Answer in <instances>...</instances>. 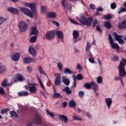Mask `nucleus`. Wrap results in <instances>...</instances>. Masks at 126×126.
<instances>
[{
  "label": "nucleus",
  "instance_id": "nucleus-17",
  "mask_svg": "<svg viewBox=\"0 0 126 126\" xmlns=\"http://www.w3.org/2000/svg\"><path fill=\"white\" fill-rule=\"evenodd\" d=\"M11 85H12V83L11 82V83H8L7 80L6 79H4L1 83V86L3 87H6V86L9 87V86H11Z\"/></svg>",
  "mask_w": 126,
  "mask_h": 126
},
{
  "label": "nucleus",
  "instance_id": "nucleus-30",
  "mask_svg": "<svg viewBox=\"0 0 126 126\" xmlns=\"http://www.w3.org/2000/svg\"><path fill=\"white\" fill-rule=\"evenodd\" d=\"M63 91L64 92H66V94H71V91L69 90V88L66 87V88H64L63 89Z\"/></svg>",
  "mask_w": 126,
  "mask_h": 126
},
{
  "label": "nucleus",
  "instance_id": "nucleus-21",
  "mask_svg": "<svg viewBox=\"0 0 126 126\" xmlns=\"http://www.w3.org/2000/svg\"><path fill=\"white\" fill-rule=\"evenodd\" d=\"M62 80L65 85H69V83H70V81H69V80L67 79L66 77L63 76Z\"/></svg>",
  "mask_w": 126,
  "mask_h": 126
},
{
  "label": "nucleus",
  "instance_id": "nucleus-39",
  "mask_svg": "<svg viewBox=\"0 0 126 126\" xmlns=\"http://www.w3.org/2000/svg\"><path fill=\"white\" fill-rule=\"evenodd\" d=\"M64 73H67V74H71V73H73L71 72V71H70V69H69V68H67L64 71Z\"/></svg>",
  "mask_w": 126,
  "mask_h": 126
},
{
  "label": "nucleus",
  "instance_id": "nucleus-16",
  "mask_svg": "<svg viewBox=\"0 0 126 126\" xmlns=\"http://www.w3.org/2000/svg\"><path fill=\"white\" fill-rule=\"evenodd\" d=\"M36 61L34 59H32L30 57H27L24 59L23 61L25 63H30L32 62H35Z\"/></svg>",
  "mask_w": 126,
  "mask_h": 126
},
{
  "label": "nucleus",
  "instance_id": "nucleus-22",
  "mask_svg": "<svg viewBox=\"0 0 126 126\" xmlns=\"http://www.w3.org/2000/svg\"><path fill=\"white\" fill-rule=\"evenodd\" d=\"M91 87H92L94 93H96L98 89V85L94 83V82H91Z\"/></svg>",
  "mask_w": 126,
  "mask_h": 126
},
{
  "label": "nucleus",
  "instance_id": "nucleus-13",
  "mask_svg": "<svg viewBox=\"0 0 126 126\" xmlns=\"http://www.w3.org/2000/svg\"><path fill=\"white\" fill-rule=\"evenodd\" d=\"M7 10L9 11V12H11L14 14H17V13L19 12V11H18L17 9L13 7H8L7 8Z\"/></svg>",
  "mask_w": 126,
  "mask_h": 126
},
{
  "label": "nucleus",
  "instance_id": "nucleus-51",
  "mask_svg": "<svg viewBox=\"0 0 126 126\" xmlns=\"http://www.w3.org/2000/svg\"><path fill=\"white\" fill-rule=\"evenodd\" d=\"M60 96H61V94H60L59 93H55L53 95L54 98H59V97H60Z\"/></svg>",
  "mask_w": 126,
  "mask_h": 126
},
{
  "label": "nucleus",
  "instance_id": "nucleus-43",
  "mask_svg": "<svg viewBox=\"0 0 126 126\" xmlns=\"http://www.w3.org/2000/svg\"><path fill=\"white\" fill-rule=\"evenodd\" d=\"M110 7L112 9H115L116 7H117V4H116L115 2H113L110 5Z\"/></svg>",
  "mask_w": 126,
  "mask_h": 126
},
{
  "label": "nucleus",
  "instance_id": "nucleus-58",
  "mask_svg": "<svg viewBox=\"0 0 126 126\" xmlns=\"http://www.w3.org/2000/svg\"><path fill=\"white\" fill-rule=\"evenodd\" d=\"M79 96H80V97H83L84 96V92L82 91L79 92Z\"/></svg>",
  "mask_w": 126,
  "mask_h": 126
},
{
  "label": "nucleus",
  "instance_id": "nucleus-6",
  "mask_svg": "<svg viewBox=\"0 0 126 126\" xmlns=\"http://www.w3.org/2000/svg\"><path fill=\"white\" fill-rule=\"evenodd\" d=\"M19 29L21 32H25L27 30V24L25 22H21L19 23Z\"/></svg>",
  "mask_w": 126,
  "mask_h": 126
},
{
  "label": "nucleus",
  "instance_id": "nucleus-7",
  "mask_svg": "<svg viewBox=\"0 0 126 126\" xmlns=\"http://www.w3.org/2000/svg\"><path fill=\"white\" fill-rule=\"evenodd\" d=\"M21 10L26 14V15H27V16H29V17H31V18L33 17V14H32V12L30 10L26 8H21Z\"/></svg>",
  "mask_w": 126,
  "mask_h": 126
},
{
  "label": "nucleus",
  "instance_id": "nucleus-31",
  "mask_svg": "<svg viewBox=\"0 0 126 126\" xmlns=\"http://www.w3.org/2000/svg\"><path fill=\"white\" fill-rule=\"evenodd\" d=\"M115 80H120L121 82V84L123 86H124V83L123 82V78H122V77L118 76V77H115L114 78Z\"/></svg>",
  "mask_w": 126,
  "mask_h": 126
},
{
  "label": "nucleus",
  "instance_id": "nucleus-1",
  "mask_svg": "<svg viewBox=\"0 0 126 126\" xmlns=\"http://www.w3.org/2000/svg\"><path fill=\"white\" fill-rule=\"evenodd\" d=\"M80 22L83 24V25H87V26H91L92 24V20L93 19L92 17H89L88 19H86L85 15L81 16L80 18L78 20Z\"/></svg>",
  "mask_w": 126,
  "mask_h": 126
},
{
  "label": "nucleus",
  "instance_id": "nucleus-38",
  "mask_svg": "<svg viewBox=\"0 0 126 126\" xmlns=\"http://www.w3.org/2000/svg\"><path fill=\"white\" fill-rule=\"evenodd\" d=\"M17 77L19 81H23V80H24L23 77L20 74L17 75Z\"/></svg>",
  "mask_w": 126,
  "mask_h": 126
},
{
  "label": "nucleus",
  "instance_id": "nucleus-4",
  "mask_svg": "<svg viewBox=\"0 0 126 126\" xmlns=\"http://www.w3.org/2000/svg\"><path fill=\"white\" fill-rule=\"evenodd\" d=\"M118 69L119 70V75L122 77H125L126 75V70L125 69V67L123 66V64L121 63L119 64L118 66Z\"/></svg>",
  "mask_w": 126,
  "mask_h": 126
},
{
  "label": "nucleus",
  "instance_id": "nucleus-40",
  "mask_svg": "<svg viewBox=\"0 0 126 126\" xmlns=\"http://www.w3.org/2000/svg\"><path fill=\"white\" fill-rule=\"evenodd\" d=\"M40 73H41L42 74H45V71L43 70V68L42 67L38 66L37 67Z\"/></svg>",
  "mask_w": 126,
  "mask_h": 126
},
{
  "label": "nucleus",
  "instance_id": "nucleus-5",
  "mask_svg": "<svg viewBox=\"0 0 126 126\" xmlns=\"http://www.w3.org/2000/svg\"><path fill=\"white\" fill-rule=\"evenodd\" d=\"M45 37L47 40H53L55 38V32L54 31L47 32L44 35Z\"/></svg>",
  "mask_w": 126,
  "mask_h": 126
},
{
  "label": "nucleus",
  "instance_id": "nucleus-41",
  "mask_svg": "<svg viewBox=\"0 0 126 126\" xmlns=\"http://www.w3.org/2000/svg\"><path fill=\"white\" fill-rule=\"evenodd\" d=\"M122 63V66H123V67H125L126 64V60L125 59H122V61L120 62V64Z\"/></svg>",
  "mask_w": 126,
  "mask_h": 126
},
{
  "label": "nucleus",
  "instance_id": "nucleus-36",
  "mask_svg": "<svg viewBox=\"0 0 126 126\" xmlns=\"http://www.w3.org/2000/svg\"><path fill=\"white\" fill-rule=\"evenodd\" d=\"M126 8L124 7H121L118 12L119 14H121V13H123V12H126Z\"/></svg>",
  "mask_w": 126,
  "mask_h": 126
},
{
  "label": "nucleus",
  "instance_id": "nucleus-25",
  "mask_svg": "<svg viewBox=\"0 0 126 126\" xmlns=\"http://www.w3.org/2000/svg\"><path fill=\"white\" fill-rule=\"evenodd\" d=\"M35 121L36 124H37V125L41 124V123L42 122L41 118H40V117H39L37 115L35 116Z\"/></svg>",
  "mask_w": 126,
  "mask_h": 126
},
{
  "label": "nucleus",
  "instance_id": "nucleus-56",
  "mask_svg": "<svg viewBox=\"0 0 126 126\" xmlns=\"http://www.w3.org/2000/svg\"><path fill=\"white\" fill-rule=\"evenodd\" d=\"M5 92H4V90L3 89V88L1 87H0V94H4Z\"/></svg>",
  "mask_w": 126,
  "mask_h": 126
},
{
  "label": "nucleus",
  "instance_id": "nucleus-63",
  "mask_svg": "<svg viewBox=\"0 0 126 126\" xmlns=\"http://www.w3.org/2000/svg\"><path fill=\"white\" fill-rule=\"evenodd\" d=\"M96 30L97 31H98V32H102L101 28H100V27H99V26H96Z\"/></svg>",
  "mask_w": 126,
  "mask_h": 126
},
{
  "label": "nucleus",
  "instance_id": "nucleus-11",
  "mask_svg": "<svg viewBox=\"0 0 126 126\" xmlns=\"http://www.w3.org/2000/svg\"><path fill=\"white\" fill-rule=\"evenodd\" d=\"M32 35H38V30H37V28L35 27H32L30 35L32 36Z\"/></svg>",
  "mask_w": 126,
  "mask_h": 126
},
{
  "label": "nucleus",
  "instance_id": "nucleus-44",
  "mask_svg": "<svg viewBox=\"0 0 126 126\" xmlns=\"http://www.w3.org/2000/svg\"><path fill=\"white\" fill-rule=\"evenodd\" d=\"M46 113H47V114H48V115H49V116H51V117H52V118H54V117H55L54 113L53 112H51L50 111H49V110H47Z\"/></svg>",
  "mask_w": 126,
  "mask_h": 126
},
{
  "label": "nucleus",
  "instance_id": "nucleus-59",
  "mask_svg": "<svg viewBox=\"0 0 126 126\" xmlns=\"http://www.w3.org/2000/svg\"><path fill=\"white\" fill-rule=\"evenodd\" d=\"M90 7L91 9H95V8L96 7V6H95V5L93 4H90Z\"/></svg>",
  "mask_w": 126,
  "mask_h": 126
},
{
  "label": "nucleus",
  "instance_id": "nucleus-37",
  "mask_svg": "<svg viewBox=\"0 0 126 126\" xmlns=\"http://www.w3.org/2000/svg\"><path fill=\"white\" fill-rule=\"evenodd\" d=\"M6 70V68H5V67L3 66H0V73H3L4 71Z\"/></svg>",
  "mask_w": 126,
  "mask_h": 126
},
{
  "label": "nucleus",
  "instance_id": "nucleus-62",
  "mask_svg": "<svg viewBox=\"0 0 126 126\" xmlns=\"http://www.w3.org/2000/svg\"><path fill=\"white\" fill-rule=\"evenodd\" d=\"M52 23L56 24V25L57 26V27H59V26H60V24H59V23H58L55 21H53Z\"/></svg>",
  "mask_w": 126,
  "mask_h": 126
},
{
  "label": "nucleus",
  "instance_id": "nucleus-26",
  "mask_svg": "<svg viewBox=\"0 0 126 126\" xmlns=\"http://www.w3.org/2000/svg\"><path fill=\"white\" fill-rule=\"evenodd\" d=\"M59 39H63V33L61 31H57L56 33Z\"/></svg>",
  "mask_w": 126,
  "mask_h": 126
},
{
  "label": "nucleus",
  "instance_id": "nucleus-34",
  "mask_svg": "<svg viewBox=\"0 0 126 126\" xmlns=\"http://www.w3.org/2000/svg\"><path fill=\"white\" fill-rule=\"evenodd\" d=\"M91 85H92L91 82L90 83H86L84 85V87H85L86 89H90V88H91Z\"/></svg>",
  "mask_w": 126,
  "mask_h": 126
},
{
  "label": "nucleus",
  "instance_id": "nucleus-18",
  "mask_svg": "<svg viewBox=\"0 0 126 126\" xmlns=\"http://www.w3.org/2000/svg\"><path fill=\"white\" fill-rule=\"evenodd\" d=\"M105 103L109 109H110V107H111V105H112V99L110 98H106L105 99Z\"/></svg>",
  "mask_w": 126,
  "mask_h": 126
},
{
  "label": "nucleus",
  "instance_id": "nucleus-10",
  "mask_svg": "<svg viewBox=\"0 0 126 126\" xmlns=\"http://www.w3.org/2000/svg\"><path fill=\"white\" fill-rule=\"evenodd\" d=\"M62 4L64 8H66L68 10H70V9H71V4L66 3V0H62Z\"/></svg>",
  "mask_w": 126,
  "mask_h": 126
},
{
  "label": "nucleus",
  "instance_id": "nucleus-61",
  "mask_svg": "<svg viewBox=\"0 0 126 126\" xmlns=\"http://www.w3.org/2000/svg\"><path fill=\"white\" fill-rule=\"evenodd\" d=\"M77 69H79L80 70H82V67L79 64H77Z\"/></svg>",
  "mask_w": 126,
  "mask_h": 126
},
{
  "label": "nucleus",
  "instance_id": "nucleus-33",
  "mask_svg": "<svg viewBox=\"0 0 126 126\" xmlns=\"http://www.w3.org/2000/svg\"><path fill=\"white\" fill-rule=\"evenodd\" d=\"M73 120H74V121H82V119L81 118L76 115H74L73 116Z\"/></svg>",
  "mask_w": 126,
  "mask_h": 126
},
{
  "label": "nucleus",
  "instance_id": "nucleus-55",
  "mask_svg": "<svg viewBox=\"0 0 126 126\" xmlns=\"http://www.w3.org/2000/svg\"><path fill=\"white\" fill-rule=\"evenodd\" d=\"M91 47V46L90 45V43H89V42H88L87 43V46H86V52H87V51H88V50H89V49H90V47Z\"/></svg>",
  "mask_w": 126,
  "mask_h": 126
},
{
  "label": "nucleus",
  "instance_id": "nucleus-47",
  "mask_svg": "<svg viewBox=\"0 0 126 126\" xmlns=\"http://www.w3.org/2000/svg\"><path fill=\"white\" fill-rule=\"evenodd\" d=\"M57 66L59 68V69H60V70L62 71L63 70V65L62 64V63H59L57 64Z\"/></svg>",
  "mask_w": 126,
  "mask_h": 126
},
{
  "label": "nucleus",
  "instance_id": "nucleus-28",
  "mask_svg": "<svg viewBox=\"0 0 126 126\" xmlns=\"http://www.w3.org/2000/svg\"><path fill=\"white\" fill-rule=\"evenodd\" d=\"M69 107L71 108H74L75 106H76V104L75 103V101L73 100H71L69 103Z\"/></svg>",
  "mask_w": 126,
  "mask_h": 126
},
{
  "label": "nucleus",
  "instance_id": "nucleus-42",
  "mask_svg": "<svg viewBox=\"0 0 126 126\" xmlns=\"http://www.w3.org/2000/svg\"><path fill=\"white\" fill-rule=\"evenodd\" d=\"M41 11L42 13L46 12L47 11V7L46 6H41Z\"/></svg>",
  "mask_w": 126,
  "mask_h": 126
},
{
  "label": "nucleus",
  "instance_id": "nucleus-23",
  "mask_svg": "<svg viewBox=\"0 0 126 126\" xmlns=\"http://www.w3.org/2000/svg\"><path fill=\"white\" fill-rule=\"evenodd\" d=\"M18 95L19 97L28 96V92L23 91L18 93Z\"/></svg>",
  "mask_w": 126,
  "mask_h": 126
},
{
  "label": "nucleus",
  "instance_id": "nucleus-60",
  "mask_svg": "<svg viewBox=\"0 0 126 126\" xmlns=\"http://www.w3.org/2000/svg\"><path fill=\"white\" fill-rule=\"evenodd\" d=\"M89 61L92 63H94V59H93V58L91 57V58L89 59Z\"/></svg>",
  "mask_w": 126,
  "mask_h": 126
},
{
  "label": "nucleus",
  "instance_id": "nucleus-15",
  "mask_svg": "<svg viewBox=\"0 0 126 126\" xmlns=\"http://www.w3.org/2000/svg\"><path fill=\"white\" fill-rule=\"evenodd\" d=\"M29 51L30 54L32 56V57H36L37 55V54L36 53V51L32 47V46L29 47Z\"/></svg>",
  "mask_w": 126,
  "mask_h": 126
},
{
  "label": "nucleus",
  "instance_id": "nucleus-52",
  "mask_svg": "<svg viewBox=\"0 0 126 126\" xmlns=\"http://www.w3.org/2000/svg\"><path fill=\"white\" fill-rule=\"evenodd\" d=\"M10 114H11L12 117H16L17 116L16 112L14 111H10Z\"/></svg>",
  "mask_w": 126,
  "mask_h": 126
},
{
  "label": "nucleus",
  "instance_id": "nucleus-24",
  "mask_svg": "<svg viewBox=\"0 0 126 126\" xmlns=\"http://www.w3.org/2000/svg\"><path fill=\"white\" fill-rule=\"evenodd\" d=\"M59 118L60 120H61V121H63L64 123H66L67 122V121H68L67 117L64 115H59Z\"/></svg>",
  "mask_w": 126,
  "mask_h": 126
},
{
  "label": "nucleus",
  "instance_id": "nucleus-20",
  "mask_svg": "<svg viewBox=\"0 0 126 126\" xmlns=\"http://www.w3.org/2000/svg\"><path fill=\"white\" fill-rule=\"evenodd\" d=\"M20 58V54L19 53H16L12 57V61H14L15 62L19 60V58Z\"/></svg>",
  "mask_w": 126,
  "mask_h": 126
},
{
  "label": "nucleus",
  "instance_id": "nucleus-64",
  "mask_svg": "<svg viewBox=\"0 0 126 126\" xmlns=\"http://www.w3.org/2000/svg\"><path fill=\"white\" fill-rule=\"evenodd\" d=\"M27 70H28V71H29V72H31V71H32V67H31L30 66H28L27 67Z\"/></svg>",
  "mask_w": 126,
  "mask_h": 126
},
{
  "label": "nucleus",
  "instance_id": "nucleus-50",
  "mask_svg": "<svg viewBox=\"0 0 126 126\" xmlns=\"http://www.w3.org/2000/svg\"><path fill=\"white\" fill-rule=\"evenodd\" d=\"M104 17L105 19H111V18H112V15L110 14H108L107 15H105Z\"/></svg>",
  "mask_w": 126,
  "mask_h": 126
},
{
  "label": "nucleus",
  "instance_id": "nucleus-19",
  "mask_svg": "<svg viewBox=\"0 0 126 126\" xmlns=\"http://www.w3.org/2000/svg\"><path fill=\"white\" fill-rule=\"evenodd\" d=\"M47 16L49 18H55L57 17V14L55 12H49L47 13Z\"/></svg>",
  "mask_w": 126,
  "mask_h": 126
},
{
  "label": "nucleus",
  "instance_id": "nucleus-12",
  "mask_svg": "<svg viewBox=\"0 0 126 126\" xmlns=\"http://www.w3.org/2000/svg\"><path fill=\"white\" fill-rule=\"evenodd\" d=\"M25 6L30 7L32 10H33L36 7V4L33 3H24Z\"/></svg>",
  "mask_w": 126,
  "mask_h": 126
},
{
  "label": "nucleus",
  "instance_id": "nucleus-57",
  "mask_svg": "<svg viewBox=\"0 0 126 126\" xmlns=\"http://www.w3.org/2000/svg\"><path fill=\"white\" fill-rule=\"evenodd\" d=\"M112 61L114 62H118V61H119V57L114 56L112 59Z\"/></svg>",
  "mask_w": 126,
  "mask_h": 126
},
{
  "label": "nucleus",
  "instance_id": "nucleus-3",
  "mask_svg": "<svg viewBox=\"0 0 126 126\" xmlns=\"http://www.w3.org/2000/svg\"><path fill=\"white\" fill-rule=\"evenodd\" d=\"M108 39L110 42V44L112 48V49L119 50L120 49V46L117 43H114V40H113V37H112V35L109 34L108 35Z\"/></svg>",
  "mask_w": 126,
  "mask_h": 126
},
{
  "label": "nucleus",
  "instance_id": "nucleus-49",
  "mask_svg": "<svg viewBox=\"0 0 126 126\" xmlns=\"http://www.w3.org/2000/svg\"><path fill=\"white\" fill-rule=\"evenodd\" d=\"M97 23H98L97 20L96 19L94 20L93 22V27H96V25H97Z\"/></svg>",
  "mask_w": 126,
  "mask_h": 126
},
{
  "label": "nucleus",
  "instance_id": "nucleus-35",
  "mask_svg": "<svg viewBox=\"0 0 126 126\" xmlns=\"http://www.w3.org/2000/svg\"><path fill=\"white\" fill-rule=\"evenodd\" d=\"M97 83L99 84L102 83L103 82V78L101 76H99L97 78Z\"/></svg>",
  "mask_w": 126,
  "mask_h": 126
},
{
  "label": "nucleus",
  "instance_id": "nucleus-46",
  "mask_svg": "<svg viewBox=\"0 0 126 126\" xmlns=\"http://www.w3.org/2000/svg\"><path fill=\"white\" fill-rule=\"evenodd\" d=\"M77 79L78 80H82L83 79V76L80 74H78L77 76Z\"/></svg>",
  "mask_w": 126,
  "mask_h": 126
},
{
  "label": "nucleus",
  "instance_id": "nucleus-53",
  "mask_svg": "<svg viewBox=\"0 0 126 126\" xmlns=\"http://www.w3.org/2000/svg\"><path fill=\"white\" fill-rule=\"evenodd\" d=\"M118 28L119 29H123V28H125V26L124 25L123 22L119 25Z\"/></svg>",
  "mask_w": 126,
  "mask_h": 126
},
{
  "label": "nucleus",
  "instance_id": "nucleus-8",
  "mask_svg": "<svg viewBox=\"0 0 126 126\" xmlns=\"http://www.w3.org/2000/svg\"><path fill=\"white\" fill-rule=\"evenodd\" d=\"M62 78V75H61V74L57 73L56 75V79L54 82L55 85H61V79Z\"/></svg>",
  "mask_w": 126,
  "mask_h": 126
},
{
  "label": "nucleus",
  "instance_id": "nucleus-9",
  "mask_svg": "<svg viewBox=\"0 0 126 126\" xmlns=\"http://www.w3.org/2000/svg\"><path fill=\"white\" fill-rule=\"evenodd\" d=\"M114 35L116 41H118L119 44H124V40L122 39L123 36L119 35L116 32H114Z\"/></svg>",
  "mask_w": 126,
  "mask_h": 126
},
{
  "label": "nucleus",
  "instance_id": "nucleus-29",
  "mask_svg": "<svg viewBox=\"0 0 126 126\" xmlns=\"http://www.w3.org/2000/svg\"><path fill=\"white\" fill-rule=\"evenodd\" d=\"M37 41V35H35L34 36H32L30 39V43H35Z\"/></svg>",
  "mask_w": 126,
  "mask_h": 126
},
{
  "label": "nucleus",
  "instance_id": "nucleus-14",
  "mask_svg": "<svg viewBox=\"0 0 126 126\" xmlns=\"http://www.w3.org/2000/svg\"><path fill=\"white\" fill-rule=\"evenodd\" d=\"M73 39H74V42L75 43H76V42H77V41H78V40H76V39H77V38H78L79 37V33H78L77 31H73Z\"/></svg>",
  "mask_w": 126,
  "mask_h": 126
},
{
  "label": "nucleus",
  "instance_id": "nucleus-54",
  "mask_svg": "<svg viewBox=\"0 0 126 126\" xmlns=\"http://www.w3.org/2000/svg\"><path fill=\"white\" fill-rule=\"evenodd\" d=\"M70 21H71V23H73V24H75V25H78L79 23L77 22H76L75 21L71 19H69Z\"/></svg>",
  "mask_w": 126,
  "mask_h": 126
},
{
  "label": "nucleus",
  "instance_id": "nucleus-2",
  "mask_svg": "<svg viewBox=\"0 0 126 126\" xmlns=\"http://www.w3.org/2000/svg\"><path fill=\"white\" fill-rule=\"evenodd\" d=\"M28 86H26L25 88L27 89L29 88V91L31 93H37V86L38 85L37 84L35 83H32L28 82Z\"/></svg>",
  "mask_w": 126,
  "mask_h": 126
},
{
  "label": "nucleus",
  "instance_id": "nucleus-45",
  "mask_svg": "<svg viewBox=\"0 0 126 126\" xmlns=\"http://www.w3.org/2000/svg\"><path fill=\"white\" fill-rule=\"evenodd\" d=\"M38 82L41 86V87H42V88H43V89H45V87H44V84H43V83L42 82V81H41V79L39 78H38Z\"/></svg>",
  "mask_w": 126,
  "mask_h": 126
},
{
  "label": "nucleus",
  "instance_id": "nucleus-48",
  "mask_svg": "<svg viewBox=\"0 0 126 126\" xmlns=\"http://www.w3.org/2000/svg\"><path fill=\"white\" fill-rule=\"evenodd\" d=\"M6 19L4 18L0 17V25H1L4 21H6Z\"/></svg>",
  "mask_w": 126,
  "mask_h": 126
},
{
  "label": "nucleus",
  "instance_id": "nucleus-32",
  "mask_svg": "<svg viewBox=\"0 0 126 126\" xmlns=\"http://www.w3.org/2000/svg\"><path fill=\"white\" fill-rule=\"evenodd\" d=\"M8 111H9V109H7V108H3V109H1L0 113L2 115H3V114H6V113H7V112H8Z\"/></svg>",
  "mask_w": 126,
  "mask_h": 126
},
{
  "label": "nucleus",
  "instance_id": "nucleus-27",
  "mask_svg": "<svg viewBox=\"0 0 126 126\" xmlns=\"http://www.w3.org/2000/svg\"><path fill=\"white\" fill-rule=\"evenodd\" d=\"M104 26L106 27V28H107V29L112 28V25L111 24V23L108 21L104 22Z\"/></svg>",
  "mask_w": 126,
  "mask_h": 126
}]
</instances>
